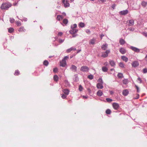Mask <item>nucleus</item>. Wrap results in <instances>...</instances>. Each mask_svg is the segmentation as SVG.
Here are the masks:
<instances>
[{"label":"nucleus","mask_w":147,"mask_h":147,"mask_svg":"<svg viewBox=\"0 0 147 147\" xmlns=\"http://www.w3.org/2000/svg\"><path fill=\"white\" fill-rule=\"evenodd\" d=\"M11 5L10 3H3L2 4L1 8L2 9L6 10H7Z\"/></svg>","instance_id":"f257e3e1"},{"label":"nucleus","mask_w":147,"mask_h":147,"mask_svg":"<svg viewBox=\"0 0 147 147\" xmlns=\"http://www.w3.org/2000/svg\"><path fill=\"white\" fill-rule=\"evenodd\" d=\"M110 53L109 50H107L105 52L102 53L101 56L104 58L108 56V54Z\"/></svg>","instance_id":"f03ea898"},{"label":"nucleus","mask_w":147,"mask_h":147,"mask_svg":"<svg viewBox=\"0 0 147 147\" xmlns=\"http://www.w3.org/2000/svg\"><path fill=\"white\" fill-rule=\"evenodd\" d=\"M89 68L86 66H83L82 67L80 70L83 72H88L89 71Z\"/></svg>","instance_id":"7ed1b4c3"},{"label":"nucleus","mask_w":147,"mask_h":147,"mask_svg":"<svg viewBox=\"0 0 147 147\" xmlns=\"http://www.w3.org/2000/svg\"><path fill=\"white\" fill-rule=\"evenodd\" d=\"M130 48L132 51L137 53H138L140 52V49L133 46H131Z\"/></svg>","instance_id":"20e7f679"},{"label":"nucleus","mask_w":147,"mask_h":147,"mask_svg":"<svg viewBox=\"0 0 147 147\" xmlns=\"http://www.w3.org/2000/svg\"><path fill=\"white\" fill-rule=\"evenodd\" d=\"M62 2L64 4V6L66 7L69 6V4L68 3V0H63Z\"/></svg>","instance_id":"39448f33"},{"label":"nucleus","mask_w":147,"mask_h":147,"mask_svg":"<svg viewBox=\"0 0 147 147\" xmlns=\"http://www.w3.org/2000/svg\"><path fill=\"white\" fill-rule=\"evenodd\" d=\"M71 29L69 31V32L70 34H75L78 31V29L73 28L72 26H71Z\"/></svg>","instance_id":"423d86ee"},{"label":"nucleus","mask_w":147,"mask_h":147,"mask_svg":"<svg viewBox=\"0 0 147 147\" xmlns=\"http://www.w3.org/2000/svg\"><path fill=\"white\" fill-rule=\"evenodd\" d=\"M112 106L113 108L116 110H118L119 108V104L117 103H113L112 104Z\"/></svg>","instance_id":"0eeeda50"},{"label":"nucleus","mask_w":147,"mask_h":147,"mask_svg":"<svg viewBox=\"0 0 147 147\" xmlns=\"http://www.w3.org/2000/svg\"><path fill=\"white\" fill-rule=\"evenodd\" d=\"M70 69L73 72H76L77 71V67L74 65H72L70 68Z\"/></svg>","instance_id":"6e6552de"},{"label":"nucleus","mask_w":147,"mask_h":147,"mask_svg":"<svg viewBox=\"0 0 147 147\" xmlns=\"http://www.w3.org/2000/svg\"><path fill=\"white\" fill-rule=\"evenodd\" d=\"M131 65L133 67H136L139 65V63L138 61H135L132 63Z\"/></svg>","instance_id":"1a4fd4ad"},{"label":"nucleus","mask_w":147,"mask_h":147,"mask_svg":"<svg viewBox=\"0 0 147 147\" xmlns=\"http://www.w3.org/2000/svg\"><path fill=\"white\" fill-rule=\"evenodd\" d=\"M128 11L126 9L123 11H122L120 12V14L123 15H125L128 13Z\"/></svg>","instance_id":"9d476101"},{"label":"nucleus","mask_w":147,"mask_h":147,"mask_svg":"<svg viewBox=\"0 0 147 147\" xmlns=\"http://www.w3.org/2000/svg\"><path fill=\"white\" fill-rule=\"evenodd\" d=\"M66 65V62L65 60H62L60 63V66L63 67H64Z\"/></svg>","instance_id":"9b49d317"},{"label":"nucleus","mask_w":147,"mask_h":147,"mask_svg":"<svg viewBox=\"0 0 147 147\" xmlns=\"http://www.w3.org/2000/svg\"><path fill=\"white\" fill-rule=\"evenodd\" d=\"M119 51L122 54H125L126 52V49L123 48H121L119 49Z\"/></svg>","instance_id":"f8f14e48"},{"label":"nucleus","mask_w":147,"mask_h":147,"mask_svg":"<svg viewBox=\"0 0 147 147\" xmlns=\"http://www.w3.org/2000/svg\"><path fill=\"white\" fill-rule=\"evenodd\" d=\"M107 48L108 45L106 43L103 44L101 47V49L103 50H107Z\"/></svg>","instance_id":"ddd939ff"},{"label":"nucleus","mask_w":147,"mask_h":147,"mask_svg":"<svg viewBox=\"0 0 147 147\" xmlns=\"http://www.w3.org/2000/svg\"><path fill=\"white\" fill-rule=\"evenodd\" d=\"M102 83H98L97 84L96 87L98 89H101L103 88V86Z\"/></svg>","instance_id":"4468645a"},{"label":"nucleus","mask_w":147,"mask_h":147,"mask_svg":"<svg viewBox=\"0 0 147 147\" xmlns=\"http://www.w3.org/2000/svg\"><path fill=\"white\" fill-rule=\"evenodd\" d=\"M123 94L125 96H127L129 93V91L127 89L124 90L122 92Z\"/></svg>","instance_id":"2eb2a0df"},{"label":"nucleus","mask_w":147,"mask_h":147,"mask_svg":"<svg viewBox=\"0 0 147 147\" xmlns=\"http://www.w3.org/2000/svg\"><path fill=\"white\" fill-rule=\"evenodd\" d=\"M129 26H132L134 24V21L133 20L131 19L129 20Z\"/></svg>","instance_id":"dca6fc26"},{"label":"nucleus","mask_w":147,"mask_h":147,"mask_svg":"<svg viewBox=\"0 0 147 147\" xmlns=\"http://www.w3.org/2000/svg\"><path fill=\"white\" fill-rule=\"evenodd\" d=\"M63 91L65 94H66L67 95L69 94V90L67 89H64L63 90Z\"/></svg>","instance_id":"f3484780"},{"label":"nucleus","mask_w":147,"mask_h":147,"mask_svg":"<svg viewBox=\"0 0 147 147\" xmlns=\"http://www.w3.org/2000/svg\"><path fill=\"white\" fill-rule=\"evenodd\" d=\"M96 40L95 38H93L90 40L89 42L90 44L94 45L95 44V42Z\"/></svg>","instance_id":"a211bd4d"},{"label":"nucleus","mask_w":147,"mask_h":147,"mask_svg":"<svg viewBox=\"0 0 147 147\" xmlns=\"http://www.w3.org/2000/svg\"><path fill=\"white\" fill-rule=\"evenodd\" d=\"M121 59L125 62H127L128 60V58L125 56H121Z\"/></svg>","instance_id":"6ab92c4d"},{"label":"nucleus","mask_w":147,"mask_h":147,"mask_svg":"<svg viewBox=\"0 0 147 147\" xmlns=\"http://www.w3.org/2000/svg\"><path fill=\"white\" fill-rule=\"evenodd\" d=\"M96 94L97 96H101L102 95L103 93L102 91L99 90L97 92Z\"/></svg>","instance_id":"aec40b11"},{"label":"nucleus","mask_w":147,"mask_h":147,"mask_svg":"<svg viewBox=\"0 0 147 147\" xmlns=\"http://www.w3.org/2000/svg\"><path fill=\"white\" fill-rule=\"evenodd\" d=\"M109 63L111 66L114 67L115 65V63L113 60H110L109 61Z\"/></svg>","instance_id":"412c9836"},{"label":"nucleus","mask_w":147,"mask_h":147,"mask_svg":"<svg viewBox=\"0 0 147 147\" xmlns=\"http://www.w3.org/2000/svg\"><path fill=\"white\" fill-rule=\"evenodd\" d=\"M125 41L122 38H121L119 40V43L121 45H123L125 44Z\"/></svg>","instance_id":"4be33fe9"},{"label":"nucleus","mask_w":147,"mask_h":147,"mask_svg":"<svg viewBox=\"0 0 147 147\" xmlns=\"http://www.w3.org/2000/svg\"><path fill=\"white\" fill-rule=\"evenodd\" d=\"M117 77L121 79L123 77V74L121 73H119L117 75Z\"/></svg>","instance_id":"5701e85b"},{"label":"nucleus","mask_w":147,"mask_h":147,"mask_svg":"<svg viewBox=\"0 0 147 147\" xmlns=\"http://www.w3.org/2000/svg\"><path fill=\"white\" fill-rule=\"evenodd\" d=\"M64 83L65 86L67 87L70 86V84L67 80H65Z\"/></svg>","instance_id":"b1692460"},{"label":"nucleus","mask_w":147,"mask_h":147,"mask_svg":"<svg viewBox=\"0 0 147 147\" xmlns=\"http://www.w3.org/2000/svg\"><path fill=\"white\" fill-rule=\"evenodd\" d=\"M102 71L104 72H107L108 70V69L105 66L103 67L102 68Z\"/></svg>","instance_id":"393cba45"},{"label":"nucleus","mask_w":147,"mask_h":147,"mask_svg":"<svg viewBox=\"0 0 147 147\" xmlns=\"http://www.w3.org/2000/svg\"><path fill=\"white\" fill-rule=\"evenodd\" d=\"M53 79L55 81H57L58 80V77L57 75H55L54 76Z\"/></svg>","instance_id":"a878e982"},{"label":"nucleus","mask_w":147,"mask_h":147,"mask_svg":"<svg viewBox=\"0 0 147 147\" xmlns=\"http://www.w3.org/2000/svg\"><path fill=\"white\" fill-rule=\"evenodd\" d=\"M43 64L47 66L49 64V62L45 60L44 61Z\"/></svg>","instance_id":"bb28decb"},{"label":"nucleus","mask_w":147,"mask_h":147,"mask_svg":"<svg viewBox=\"0 0 147 147\" xmlns=\"http://www.w3.org/2000/svg\"><path fill=\"white\" fill-rule=\"evenodd\" d=\"M79 26L81 28H83L85 26V24L84 23L82 22H80L79 24Z\"/></svg>","instance_id":"cd10ccee"},{"label":"nucleus","mask_w":147,"mask_h":147,"mask_svg":"<svg viewBox=\"0 0 147 147\" xmlns=\"http://www.w3.org/2000/svg\"><path fill=\"white\" fill-rule=\"evenodd\" d=\"M106 113L107 114H110L111 113V111L110 109H108L106 110Z\"/></svg>","instance_id":"c85d7f7f"},{"label":"nucleus","mask_w":147,"mask_h":147,"mask_svg":"<svg viewBox=\"0 0 147 147\" xmlns=\"http://www.w3.org/2000/svg\"><path fill=\"white\" fill-rule=\"evenodd\" d=\"M14 31V29L12 28H10L8 29V32L10 33L13 32Z\"/></svg>","instance_id":"c756f323"},{"label":"nucleus","mask_w":147,"mask_h":147,"mask_svg":"<svg viewBox=\"0 0 147 147\" xmlns=\"http://www.w3.org/2000/svg\"><path fill=\"white\" fill-rule=\"evenodd\" d=\"M72 50H73V47H71L70 48L67 49L66 50V52L67 53H70L71 51H72Z\"/></svg>","instance_id":"7c9ffc66"},{"label":"nucleus","mask_w":147,"mask_h":147,"mask_svg":"<svg viewBox=\"0 0 147 147\" xmlns=\"http://www.w3.org/2000/svg\"><path fill=\"white\" fill-rule=\"evenodd\" d=\"M25 30L24 29V28L23 27H20V28L18 31L19 32H24Z\"/></svg>","instance_id":"2f4dec72"},{"label":"nucleus","mask_w":147,"mask_h":147,"mask_svg":"<svg viewBox=\"0 0 147 147\" xmlns=\"http://www.w3.org/2000/svg\"><path fill=\"white\" fill-rule=\"evenodd\" d=\"M68 20L67 19H65L63 20V23L65 24H66L68 22Z\"/></svg>","instance_id":"473e14b6"},{"label":"nucleus","mask_w":147,"mask_h":147,"mask_svg":"<svg viewBox=\"0 0 147 147\" xmlns=\"http://www.w3.org/2000/svg\"><path fill=\"white\" fill-rule=\"evenodd\" d=\"M106 100L107 102H110L113 101V100L109 98H107Z\"/></svg>","instance_id":"72a5a7b5"},{"label":"nucleus","mask_w":147,"mask_h":147,"mask_svg":"<svg viewBox=\"0 0 147 147\" xmlns=\"http://www.w3.org/2000/svg\"><path fill=\"white\" fill-rule=\"evenodd\" d=\"M146 4H147V3H146V2L145 1H142V5L144 7H145L146 6Z\"/></svg>","instance_id":"f704fd0d"},{"label":"nucleus","mask_w":147,"mask_h":147,"mask_svg":"<svg viewBox=\"0 0 147 147\" xmlns=\"http://www.w3.org/2000/svg\"><path fill=\"white\" fill-rule=\"evenodd\" d=\"M119 65L122 68H123L124 67V64L122 62H120L119 63Z\"/></svg>","instance_id":"c9c22d12"},{"label":"nucleus","mask_w":147,"mask_h":147,"mask_svg":"<svg viewBox=\"0 0 147 147\" xmlns=\"http://www.w3.org/2000/svg\"><path fill=\"white\" fill-rule=\"evenodd\" d=\"M88 78L90 80H92L93 78V75L92 74L89 75L88 76Z\"/></svg>","instance_id":"e433bc0d"},{"label":"nucleus","mask_w":147,"mask_h":147,"mask_svg":"<svg viewBox=\"0 0 147 147\" xmlns=\"http://www.w3.org/2000/svg\"><path fill=\"white\" fill-rule=\"evenodd\" d=\"M9 21H10V22L11 23H13L14 22L15 20L13 18H10Z\"/></svg>","instance_id":"4c0bfd02"},{"label":"nucleus","mask_w":147,"mask_h":147,"mask_svg":"<svg viewBox=\"0 0 147 147\" xmlns=\"http://www.w3.org/2000/svg\"><path fill=\"white\" fill-rule=\"evenodd\" d=\"M137 80L139 81V83L141 84L142 83V80L141 78L140 77H138L137 79Z\"/></svg>","instance_id":"58836bf2"},{"label":"nucleus","mask_w":147,"mask_h":147,"mask_svg":"<svg viewBox=\"0 0 147 147\" xmlns=\"http://www.w3.org/2000/svg\"><path fill=\"white\" fill-rule=\"evenodd\" d=\"M19 74V72L18 70H16L15 73L14 75L16 76H18Z\"/></svg>","instance_id":"ea45409f"},{"label":"nucleus","mask_w":147,"mask_h":147,"mask_svg":"<svg viewBox=\"0 0 147 147\" xmlns=\"http://www.w3.org/2000/svg\"><path fill=\"white\" fill-rule=\"evenodd\" d=\"M62 16L60 15H58L57 16V19L59 20H60Z\"/></svg>","instance_id":"a19ab883"},{"label":"nucleus","mask_w":147,"mask_h":147,"mask_svg":"<svg viewBox=\"0 0 147 147\" xmlns=\"http://www.w3.org/2000/svg\"><path fill=\"white\" fill-rule=\"evenodd\" d=\"M98 82H99V83H103V82L102 80V79L101 78H99L98 79Z\"/></svg>","instance_id":"79ce46f5"},{"label":"nucleus","mask_w":147,"mask_h":147,"mask_svg":"<svg viewBox=\"0 0 147 147\" xmlns=\"http://www.w3.org/2000/svg\"><path fill=\"white\" fill-rule=\"evenodd\" d=\"M143 71V72L144 74L147 73V68H144Z\"/></svg>","instance_id":"37998d69"},{"label":"nucleus","mask_w":147,"mask_h":147,"mask_svg":"<svg viewBox=\"0 0 147 147\" xmlns=\"http://www.w3.org/2000/svg\"><path fill=\"white\" fill-rule=\"evenodd\" d=\"M67 95L63 94L61 96V97L63 99H65L67 97Z\"/></svg>","instance_id":"c03bdc74"},{"label":"nucleus","mask_w":147,"mask_h":147,"mask_svg":"<svg viewBox=\"0 0 147 147\" xmlns=\"http://www.w3.org/2000/svg\"><path fill=\"white\" fill-rule=\"evenodd\" d=\"M79 89L80 91H82V90L83 89V87L81 85H79Z\"/></svg>","instance_id":"a18cd8bd"},{"label":"nucleus","mask_w":147,"mask_h":147,"mask_svg":"<svg viewBox=\"0 0 147 147\" xmlns=\"http://www.w3.org/2000/svg\"><path fill=\"white\" fill-rule=\"evenodd\" d=\"M16 24L18 26H20L21 25V23L20 21L17 22Z\"/></svg>","instance_id":"49530a36"},{"label":"nucleus","mask_w":147,"mask_h":147,"mask_svg":"<svg viewBox=\"0 0 147 147\" xmlns=\"http://www.w3.org/2000/svg\"><path fill=\"white\" fill-rule=\"evenodd\" d=\"M69 58V57L68 56H65L63 59V60H65V61H66V60H67Z\"/></svg>","instance_id":"de8ad7c7"},{"label":"nucleus","mask_w":147,"mask_h":147,"mask_svg":"<svg viewBox=\"0 0 147 147\" xmlns=\"http://www.w3.org/2000/svg\"><path fill=\"white\" fill-rule=\"evenodd\" d=\"M64 41V39L62 40V39H60L59 40V42L60 43H62Z\"/></svg>","instance_id":"09e8293b"},{"label":"nucleus","mask_w":147,"mask_h":147,"mask_svg":"<svg viewBox=\"0 0 147 147\" xmlns=\"http://www.w3.org/2000/svg\"><path fill=\"white\" fill-rule=\"evenodd\" d=\"M116 6V5L115 4H113L112 5L111 7L113 8V9H115V6Z\"/></svg>","instance_id":"8fccbe9b"},{"label":"nucleus","mask_w":147,"mask_h":147,"mask_svg":"<svg viewBox=\"0 0 147 147\" xmlns=\"http://www.w3.org/2000/svg\"><path fill=\"white\" fill-rule=\"evenodd\" d=\"M123 83L125 84H127V81L126 80H123Z\"/></svg>","instance_id":"3c124183"},{"label":"nucleus","mask_w":147,"mask_h":147,"mask_svg":"<svg viewBox=\"0 0 147 147\" xmlns=\"http://www.w3.org/2000/svg\"><path fill=\"white\" fill-rule=\"evenodd\" d=\"M58 71V69L57 68H55L54 69L53 71L54 72H56Z\"/></svg>","instance_id":"603ef678"},{"label":"nucleus","mask_w":147,"mask_h":147,"mask_svg":"<svg viewBox=\"0 0 147 147\" xmlns=\"http://www.w3.org/2000/svg\"><path fill=\"white\" fill-rule=\"evenodd\" d=\"M136 87V89L137 90V92H139V88H138V86H137V85H135V86Z\"/></svg>","instance_id":"864d4df0"},{"label":"nucleus","mask_w":147,"mask_h":147,"mask_svg":"<svg viewBox=\"0 0 147 147\" xmlns=\"http://www.w3.org/2000/svg\"><path fill=\"white\" fill-rule=\"evenodd\" d=\"M63 34V33L62 32H59L58 33V36H61Z\"/></svg>","instance_id":"5fc2aeb1"},{"label":"nucleus","mask_w":147,"mask_h":147,"mask_svg":"<svg viewBox=\"0 0 147 147\" xmlns=\"http://www.w3.org/2000/svg\"><path fill=\"white\" fill-rule=\"evenodd\" d=\"M77 24H74L73 25V26H72L73 28L74 29H75L77 27Z\"/></svg>","instance_id":"6e6d98bb"},{"label":"nucleus","mask_w":147,"mask_h":147,"mask_svg":"<svg viewBox=\"0 0 147 147\" xmlns=\"http://www.w3.org/2000/svg\"><path fill=\"white\" fill-rule=\"evenodd\" d=\"M142 34L145 37H147V32H143Z\"/></svg>","instance_id":"4d7b16f0"},{"label":"nucleus","mask_w":147,"mask_h":147,"mask_svg":"<svg viewBox=\"0 0 147 147\" xmlns=\"http://www.w3.org/2000/svg\"><path fill=\"white\" fill-rule=\"evenodd\" d=\"M86 32L88 34H90V30L88 29L86 31Z\"/></svg>","instance_id":"13d9d810"},{"label":"nucleus","mask_w":147,"mask_h":147,"mask_svg":"<svg viewBox=\"0 0 147 147\" xmlns=\"http://www.w3.org/2000/svg\"><path fill=\"white\" fill-rule=\"evenodd\" d=\"M75 80L76 81L77 80H78V78L76 75H75Z\"/></svg>","instance_id":"bf43d9fd"},{"label":"nucleus","mask_w":147,"mask_h":147,"mask_svg":"<svg viewBox=\"0 0 147 147\" xmlns=\"http://www.w3.org/2000/svg\"><path fill=\"white\" fill-rule=\"evenodd\" d=\"M73 34L72 37H74L77 36V34Z\"/></svg>","instance_id":"052dcab7"},{"label":"nucleus","mask_w":147,"mask_h":147,"mask_svg":"<svg viewBox=\"0 0 147 147\" xmlns=\"http://www.w3.org/2000/svg\"><path fill=\"white\" fill-rule=\"evenodd\" d=\"M104 35L103 34H101L100 35V37L102 39V38L103 36H104Z\"/></svg>","instance_id":"680f3d73"},{"label":"nucleus","mask_w":147,"mask_h":147,"mask_svg":"<svg viewBox=\"0 0 147 147\" xmlns=\"http://www.w3.org/2000/svg\"><path fill=\"white\" fill-rule=\"evenodd\" d=\"M139 98V95L138 94H137V96L135 98V99H138Z\"/></svg>","instance_id":"e2e57ef3"},{"label":"nucleus","mask_w":147,"mask_h":147,"mask_svg":"<svg viewBox=\"0 0 147 147\" xmlns=\"http://www.w3.org/2000/svg\"><path fill=\"white\" fill-rule=\"evenodd\" d=\"M81 51V50H80V49H79V50H77V53H79L80 51Z\"/></svg>","instance_id":"0e129e2a"},{"label":"nucleus","mask_w":147,"mask_h":147,"mask_svg":"<svg viewBox=\"0 0 147 147\" xmlns=\"http://www.w3.org/2000/svg\"><path fill=\"white\" fill-rule=\"evenodd\" d=\"M102 2H104L106 1V0H100Z\"/></svg>","instance_id":"69168bd1"},{"label":"nucleus","mask_w":147,"mask_h":147,"mask_svg":"<svg viewBox=\"0 0 147 147\" xmlns=\"http://www.w3.org/2000/svg\"><path fill=\"white\" fill-rule=\"evenodd\" d=\"M145 59L146 61H147V55H146L145 57Z\"/></svg>","instance_id":"338daca9"},{"label":"nucleus","mask_w":147,"mask_h":147,"mask_svg":"<svg viewBox=\"0 0 147 147\" xmlns=\"http://www.w3.org/2000/svg\"><path fill=\"white\" fill-rule=\"evenodd\" d=\"M73 50H76V48H74L73 47Z\"/></svg>","instance_id":"774afa93"}]
</instances>
